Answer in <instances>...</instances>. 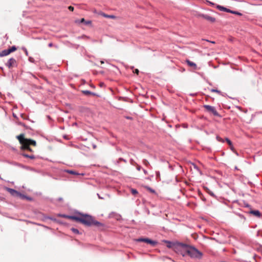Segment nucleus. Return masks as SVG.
Returning <instances> with one entry per match:
<instances>
[{
    "label": "nucleus",
    "instance_id": "f257e3e1",
    "mask_svg": "<svg viewBox=\"0 0 262 262\" xmlns=\"http://www.w3.org/2000/svg\"><path fill=\"white\" fill-rule=\"evenodd\" d=\"M64 217L74 220L77 222H79L86 226L95 225L96 226H100L102 224L97 221H95L92 216L89 215L81 214L79 216H68L64 215Z\"/></svg>",
    "mask_w": 262,
    "mask_h": 262
},
{
    "label": "nucleus",
    "instance_id": "f03ea898",
    "mask_svg": "<svg viewBox=\"0 0 262 262\" xmlns=\"http://www.w3.org/2000/svg\"><path fill=\"white\" fill-rule=\"evenodd\" d=\"M179 245L182 249L183 256L188 255L192 258H201L202 253L194 247L182 243L179 244Z\"/></svg>",
    "mask_w": 262,
    "mask_h": 262
},
{
    "label": "nucleus",
    "instance_id": "7ed1b4c3",
    "mask_svg": "<svg viewBox=\"0 0 262 262\" xmlns=\"http://www.w3.org/2000/svg\"><path fill=\"white\" fill-rule=\"evenodd\" d=\"M21 144V149L28 150L30 152H33V149L30 147V146L35 147L36 146V142L35 140L30 139H27L25 137L24 134H21L16 137Z\"/></svg>",
    "mask_w": 262,
    "mask_h": 262
},
{
    "label": "nucleus",
    "instance_id": "20e7f679",
    "mask_svg": "<svg viewBox=\"0 0 262 262\" xmlns=\"http://www.w3.org/2000/svg\"><path fill=\"white\" fill-rule=\"evenodd\" d=\"M204 107L206 108V110L209 112L212 113L214 116H219V114L217 113V112L216 111L215 108L213 106L208 105H205L204 106Z\"/></svg>",
    "mask_w": 262,
    "mask_h": 262
},
{
    "label": "nucleus",
    "instance_id": "39448f33",
    "mask_svg": "<svg viewBox=\"0 0 262 262\" xmlns=\"http://www.w3.org/2000/svg\"><path fill=\"white\" fill-rule=\"evenodd\" d=\"M6 66L9 68L11 69L14 67L16 66V61L13 58H11L9 59L8 62L6 63Z\"/></svg>",
    "mask_w": 262,
    "mask_h": 262
},
{
    "label": "nucleus",
    "instance_id": "423d86ee",
    "mask_svg": "<svg viewBox=\"0 0 262 262\" xmlns=\"http://www.w3.org/2000/svg\"><path fill=\"white\" fill-rule=\"evenodd\" d=\"M137 241L140 242H145L147 244H149L151 245H155L157 243L156 242L152 241L149 238H140L137 239Z\"/></svg>",
    "mask_w": 262,
    "mask_h": 262
},
{
    "label": "nucleus",
    "instance_id": "0eeeda50",
    "mask_svg": "<svg viewBox=\"0 0 262 262\" xmlns=\"http://www.w3.org/2000/svg\"><path fill=\"white\" fill-rule=\"evenodd\" d=\"M201 16L203 17L204 19L211 23H214L215 21V18L214 17H213L208 15L202 14Z\"/></svg>",
    "mask_w": 262,
    "mask_h": 262
},
{
    "label": "nucleus",
    "instance_id": "6e6552de",
    "mask_svg": "<svg viewBox=\"0 0 262 262\" xmlns=\"http://www.w3.org/2000/svg\"><path fill=\"white\" fill-rule=\"evenodd\" d=\"M216 8L219 9L221 11H225V12H230V13H235V12H234V11H232V10H230V9H228L226 8H225L224 7H222L221 6H220V5H217L216 6Z\"/></svg>",
    "mask_w": 262,
    "mask_h": 262
},
{
    "label": "nucleus",
    "instance_id": "1a4fd4ad",
    "mask_svg": "<svg viewBox=\"0 0 262 262\" xmlns=\"http://www.w3.org/2000/svg\"><path fill=\"white\" fill-rule=\"evenodd\" d=\"M7 189L8 191L12 195L18 196V195H20L18 192H17V191H16L14 189H13L11 188H8Z\"/></svg>",
    "mask_w": 262,
    "mask_h": 262
},
{
    "label": "nucleus",
    "instance_id": "9d476101",
    "mask_svg": "<svg viewBox=\"0 0 262 262\" xmlns=\"http://www.w3.org/2000/svg\"><path fill=\"white\" fill-rule=\"evenodd\" d=\"M99 14L106 18H112V19H116V16L115 15H108V14H106L102 12H100Z\"/></svg>",
    "mask_w": 262,
    "mask_h": 262
},
{
    "label": "nucleus",
    "instance_id": "9b49d317",
    "mask_svg": "<svg viewBox=\"0 0 262 262\" xmlns=\"http://www.w3.org/2000/svg\"><path fill=\"white\" fill-rule=\"evenodd\" d=\"M249 213L253 215L259 217L260 216V212L258 210H250Z\"/></svg>",
    "mask_w": 262,
    "mask_h": 262
},
{
    "label": "nucleus",
    "instance_id": "f8f14e48",
    "mask_svg": "<svg viewBox=\"0 0 262 262\" xmlns=\"http://www.w3.org/2000/svg\"><path fill=\"white\" fill-rule=\"evenodd\" d=\"M186 62L189 67H192L195 70L197 69V66L195 63L190 61L188 59H187Z\"/></svg>",
    "mask_w": 262,
    "mask_h": 262
},
{
    "label": "nucleus",
    "instance_id": "ddd939ff",
    "mask_svg": "<svg viewBox=\"0 0 262 262\" xmlns=\"http://www.w3.org/2000/svg\"><path fill=\"white\" fill-rule=\"evenodd\" d=\"M9 54H10V53L8 49L4 50L0 52V56L1 57L9 55Z\"/></svg>",
    "mask_w": 262,
    "mask_h": 262
},
{
    "label": "nucleus",
    "instance_id": "4468645a",
    "mask_svg": "<svg viewBox=\"0 0 262 262\" xmlns=\"http://www.w3.org/2000/svg\"><path fill=\"white\" fill-rule=\"evenodd\" d=\"M22 155L25 157L31 159H34L35 158V156L33 154L29 155L25 153H23Z\"/></svg>",
    "mask_w": 262,
    "mask_h": 262
},
{
    "label": "nucleus",
    "instance_id": "2eb2a0df",
    "mask_svg": "<svg viewBox=\"0 0 262 262\" xmlns=\"http://www.w3.org/2000/svg\"><path fill=\"white\" fill-rule=\"evenodd\" d=\"M226 141L227 142V143L229 144V145L230 146V149L232 150H234V147L233 146V145H232V143L231 141L229 139H228V138L226 139Z\"/></svg>",
    "mask_w": 262,
    "mask_h": 262
},
{
    "label": "nucleus",
    "instance_id": "dca6fc26",
    "mask_svg": "<svg viewBox=\"0 0 262 262\" xmlns=\"http://www.w3.org/2000/svg\"><path fill=\"white\" fill-rule=\"evenodd\" d=\"M80 23H85L86 25H90L91 24L92 21L91 20L86 21L84 18H82L80 19Z\"/></svg>",
    "mask_w": 262,
    "mask_h": 262
},
{
    "label": "nucleus",
    "instance_id": "f3484780",
    "mask_svg": "<svg viewBox=\"0 0 262 262\" xmlns=\"http://www.w3.org/2000/svg\"><path fill=\"white\" fill-rule=\"evenodd\" d=\"M10 53H12L13 52L17 50V48L15 46H12L10 48L8 49Z\"/></svg>",
    "mask_w": 262,
    "mask_h": 262
},
{
    "label": "nucleus",
    "instance_id": "a211bd4d",
    "mask_svg": "<svg viewBox=\"0 0 262 262\" xmlns=\"http://www.w3.org/2000/svg\"><path fill=\"white\" fill-rule=\"evenodd\" d=\"M166 243H167V247L169 248H171L173 245V244L170 242L166 241Z\"/></svg>",
    "mask_w": 262,
    "mask_h": 262
},
{
    "label": "nucleus",
    "instance_id": "6ab92c4d",
    "mask_svg": "<svg viewBox=\"0 0 262 262\" xmlns=\"http://www.w3.org/2000/svg\"><path fill=\"white\" fill-rule=\"evenodd\" d=\"M82 93L85 94V95H90V94H92L93 93L89 91H82Z\"/></svg>",
    "mask_w": 262,
    "mask_h": 262
},
{
    "label": "nucleus",
    "instance_id": "aec40b11",
    "mask_svg": "<svg viewBox=\"0 0 262 262\" xmlns=\"http://www.w3.org/2000/svg\"><path fill=\"white\" fill-rule=\"evenodd\" d=\"M210 91L212 92H215V93H217L219 94H221V92L220 91L217 90V89H212Z\"/></svg>",
    "mask_w": 262,
    "mask_h": 262
},
{
    "label": "nucleus",
    "instance_id": "412c9836",
    "mask_svg": "<svg viewBox=\"0 0 262 262\" xmlns=\"http://www.w3.org/2000/svg\"><path fill=\"white\" fill-rule=\"evenodd\" d=\"M143 163L145 165H146V166H148V165H149V162H148L147 160H146V159L143 160Z\"/></svg>",
    "mask_w": 262,
    "mask_h": 262
},
{
    "label": "nucleus",
    "instance_id": "4be33fe9",
    "mask_svg": "<svg viewBox=\"0 0 262 262\" xmlns=\"http://www.w3.org/2000/svg\"><path fill=\"white\" fill-rule=\"evenodd\" d=\"M131 192L133 194L136 195L138 193V191L136 189H132Z\"/></svg>",
    "mask_w": 262,
    "mask_h": 262
},
{
    "label": "nucleus",
    "instance_id": "5701e85b",
    "mask_svg": "<svg viewBox=\"0 0 262 262\" xmlns=\"http://www.w3.org/2000/svg\"><path fill=\"white\" fill-rule=\"evenodd\" d=\"M72 231L74 233H76V234H78L79 233V231L78 229H75V228H72L71 229Z\"/></svg>",
    "mask_w": 262,
    "mask_h": 262
},
{
    "label": "nucleus",
    "instance_id": "b1692460",
    "mask_svg": "<svg viewBox=\"0 0 262 262\" xmlns=\"http://www.w3.org/2000/svg\"><path fill=\"white\" fill-rule=\"evenodd\" d=\"M145 187H146V188L147 189H148V190H149L150 192H152V193H154V192H155V190H153V189H152L151 188H149V187H147V186H146Z\"/></svg>",
    "mask_w": 262,
    "mask_h": 262
},
{
    "label": "nucleus",
    "instance_id": "393cba45",
    "mask_svg": "<svg viewBox=\"0 0 262 262\" xmlns=\"http://www.w3.org/2000/svg\"><path fill=\"white\" fill-rule=\"evenodd\" d=\"M68 172L71 174H77L75 171L72 170H68Z\"/></svg>",
    "mask_w": 262,
    "mask_h": 262
},
{
    "label": "nucleus",
    "instance_id": "a878e982",
    "mask_svg": "<svg viewBox=\"0 0 262 262\" xmlns=\"http://www.w3.org/2000/svg\"><path fill=\"white\" fill-rule=\"evenodd\" d=\"M68 9L70 10V11H73L74 10V8L73 7L70 6H69L68 7Z\"/></svg>",
    "mask_w": 262,
    "mask_h": 262
},
{
    "label": "nucleus",
    "instance_id": "bb28decb",
    "mask_svg": "<svg viewBox=\"0 0 262 262\" xmlns=\"http://www.w3.org/2000/svg\"><path fill=\"white\" fill-rule=\"evenodd\" d=\"M192 166L194 169H195L198 170V171H199V169H198V167H197V166L196 165L192 164Z\"/></svg>",
    "mask_w": 262,
    "mask_h": 262
},
{
    "label": "nucleus",
    "instance_id": "cd10ccee",
    "mask_svg": "<svg viewBox=\"0 0 262 262\" xmlns=\"http://www.w3.org/2000/svg\"><path fill=\"white\" fill-rule=\"evenodd\" d=\"M134 72L137 74H139V70L138 69H135V71H134Z\"/></svg>",
    "mask_w": 262,
    "mask_h": 262
},
{
    "label": "nucleus",
    "instance_id": "c85d7f7f",
    "mask_svg": "<svg viewBox=\"0 0 262 262\" xmlns=\"http://www.w3.org/2000/svg\"><path fill=\"white\" fill-rule=\"evenodd\" d=\"M207 2L208 3L211 5H214V4L213 3H212V2H210L208 1H207Z\"/></svg>",
    "mask_w": 262,
    "mask_h": 262
},
{
    "label": "nucleus",
    "instance_id": "c756f323",
    "mask_svg": "<svg viewBox=\"0 0 262 262\" xmlns=\"http://www.w3.org/2000/svg\"><path fill=\"white\" fill-rule=\"evenodd\" d=\"M48 46L49 47H53V43L52 42L50 43L49 45H48Z\"/></svg>",
    "mask_w": 262,
    "mask_h": 262
},
{
    "label": "nucleus",
    "instance_id": "7c9ffc66",
    "mask_svg": "<svg viewBox=\"0 0 262 262\" xmlns=\"http://www.w3.org/2000/svg\"><path fill=\"white\" fill-rule=\"evenodd\" d=\"M119 160H122V161H124V162H126V160H124V159H123L120 158V159H119Z\"/></svg>",
    "mask_w": 262,
    "mask_h": 262
},
{
    "label": "nucleus",
    "instance_id": "2f4dec72",
    "mask_svg": "<svg viewBox=\"0 0 262 262\" xmlns=\"http://www.w3.org/2000/svg\"><path fill=\"white\" fill-rule=\"evenodd\" d=\"M217 139L218 140V141H221V139L219 137H217Z\"/></svg>",
    "mask_w": 262,
    "mask_h": 262
},
{
    "label": "nucleus",
    "instance_id": "473e14b6",
    "mask_svg": "<svg viewBox=\"0 0 262 262\" xmlns=\"http://www.w3.org/2000/svg\"><path fill=\"white\" fill-rule=\"evenodd\" d=\"M235 12V11H234ZM235 14H238V15H241V14L239 12H235Z\"/></svg>",
    "mask_w": 262,
    "mask_h": 262
},
{
    "label": "nucleus",
    "instance_id": "72a5a7b5",
    "mask_svg": "<svg viewBox=\"0 0 262 262\" xmlns=\"http://www.w3.org/2000/svg\"><path fill=\"white\" fill-rule=\"evenodd\" d=\"M143 171H144V173H145V174L147 173V171L145 170H144Z\"/></svg>",
    "mask_w": 262,
    "mask_h": 262
},
{
    "label": "nucleus",
    "instance_id": "f704fd0d",
    "mask_svg": "<svg viewBox=\"0 0 262 262\" xmlns=\"http://www.w3.org/2000/svg\"><path fill=\"white\" fill-rule=\"evenodd\" d=\"M126 118L128 119H131V118L129 117H127Z\"/></svg>",
    "mask_w": 262,
    "mask_h": 262
},
{
    "label": "nucleus",
    "instance_id": "c9c22d12",
    "mask_svg": "<svg viewBox=\"0 0 262 262\" xmlns=\"http://www.w3.org/2000/svg\"><path fill=\"white\" fill-rule=\"evenodd\" d=\"M137 169H138V170H140V167H138L137 168Z\"/></svg>",
    "mask_w": 262,
    "mask_h": 262
},
{
    "label": "nucleus",
    "instance_id": "e433bc0d",
    "mask_svg": "<svg viewBox=\"0 0 262 262\" xmlns=\"http://www.w3.org/2000/svg\"><path fill=\"white\" fill-rule=\"evenodd\" d=\"M100 85L101 86H102L103 85V83H100Z\"/></svg>",
    "mask_w": 262,
    "mask_h": 262
},
{
    "label": "nucleus",
    "instance_id": "4c0bfd02",
    "mask_svg": "<svg viewBox=\"0 0 262 262\" xmlns=\"http://www.w3.org/2000/svg\"><path fill=\"white\" fill-rule=\"evenodd\" d=\"M101 64L104 63V61H101Z\"/></svg>",
    "mask_w": 262,
    "mask_h": 262
},
{
    "label": "nucleus",
    "instance_id": "58836bf2",
    "mask_svg": "<svg viewBox=\"0 0 262 262\" xmlns=\"http://www.w3.org/2000/svg\"><path fill=\"white\" fill-rule=\"evenodd\" d=\"M211 42L212 43H215L214 41H211Z\"/></svg>",
    "mask_w": 262,
    "mask_h": 262
}]
</instances>
